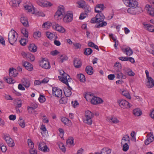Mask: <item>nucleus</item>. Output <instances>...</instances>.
<instances>
[{
  "label": "nucleus",
  "mask_w": 154,
  "mask_h": 154,
  "mask_svg": "<svg viewBox=\"0 0 154 154\" xmlns=\"http://www.w3.org/2000/svg\"><path fill=\"white\" fill-rule=\"evenodd\" d=\"M54 17L57 20H60L63 17V22L68 23L72 20L73 15L72 13L69 12L65 14L64 7L63 5H60L58 7L57 11L55 14Z\"/></svg>",
  "instance_id": "nucleus-1"
},
{
  "label": "nucleus",
  "mask_w": 154,
  "mask_h": 154,
  "mask_svg": "<svg viewBox=\"0 0 154 154\" xmlns=\"http://www.w3.org/2000/svg\"><path fill=\"white\" fill-rule=\"evenodd\" d=\"M18 36L17 33L12 29L9 32L8 36V38L9 43L12 45L16 41Z\"/></svg>",
  "instance_id": "nucleus-2"
},
{
  "label": "nucleus",
  "mask_w": 154,
  "mask_h": 154,
  "mask_svg": "<svg viewBox=\"0 0 154 154\" xmlns=\"http://www.w3.org/2000/svg\"><path fill=\"white\" fill-rule=\"evenodd\" d=\"M85 117L83 119L84 122L88 125H91L92 123L91 119L94 117L93 113L90 111H87L85 112Z\"/></svg>",
  "instance_id": "nucleus-3"
},
{
  "label": "nucleus",
  "mask_w": 154,
  "mask_h": 154,
  "mask_svg": "<svg viewBox=\"0 0 154 154\" xmlns=\"http://www.w3.org/2000/svg\"><path fill=\"white\" fill-rule=\"evenodd\" d=\"M95 17L92 18L91 23H100L103 21L105 18V16L102 13H98Z\"/></svg>",
  "instance_id": "nucleus-4"
},
{
  "label": "nucleus",
  "mask_w": 154,
  "mask_h": 154,
  "mask_svg": "<svg viewBox=\"0 0 154 154\" xmlns=\"http://www.w3.org/2000/svg\"><path fill=\"white\" fill-rule=\"evenodd\" d=\"M58 78L59 80L62 82L66 84L67 86H69L68 82H70L72 79L70 78L69 75L66 73L62 76H58Z\"/></svg>",
  "instance_id": "nucleus-5"
},
{
  "label": "nucleus",
  "mask_w": 154,
  "mask_h": 154,
  "mask_svg": "<svg viewBox=\"0 0 154 154\" xmlns=\"http://www.w3.org/2000/svg\"><path fill=\"white\" fill-rule=\"evenodd\" d=\"M39 65L42 68L46 69H49L51 67L50 63L45 58H42L40 62Z\"/></svg>",
  "instance_id": "nucleus-6"
},
{
  "label": "nucleus",
  "mask_w": 154,
  "mask_h": 154,
  "mask_svg": "<svg viewBox=\"0 0 154 154\" xmlns=\"http://www.w3.org/2000/svg\"><path fill=\"white\" fill-rule=\"evenodd\" d=\"M118 103L119 106L123 109H128L131 106V104L125 100H120Z\"/></svg>",
  "instance_id": "nucleus-7"
},
{
  "label": "nucleus",
  "mask_w": 154,
  "mask_h": 154,
  "mask_svg": "<svg viewBox=\"0 0 154 154\" xmlns=\"http://www.w3.org/2000/svg\"><path fill=\"white\" fill-rule=\"evenodd\" d=\"M53 94H54L55 96L58 97H61L62 95V91L59 88L54 87L52 88Z\"/></svg>",
  "instance_id": "nucleus-8"
},
{
  "label": "nucleus",
  "mask_w": 154,
  "mask_h": 154,
  "mask_svg": "<svg viewBox=\"0 0 154 154\" xmlns=\"http://www.w3.org/2000/svg\"><path fill=\"white\" fill-rule=\"evenodd\" d=\"M37 2L38 5L43 7H50L52 5V4L46 1L38 0Z\"/></svg>",
  "instance_id": "nucleus-9"
},
{
  "label": "nucleus",
  "mask_w": 154,
  "mask_h": 154,
  "mask_svg": "<svg viewBox=\"0 0 154 154\" xmlns=\"http://www.w3.org/2000/svg\"><path fill=\"white\" fill-rule=\"evenodd\" d=\"M103 100L100 98L94 96L92 97L91 100L92 104L97 105L103 102Z\"/></svg>",
  "instance_id": "nucleus-10"
},
{
  "label": "nucleus",
  "mask_w": 154,
  "mask_h": 154,
  "mask_svg": "<svg viewBox=\"0 0 154 154\" xmlns=\"http://www.w3.org/2000/svg\"><path fill=\"white\" fill-rule=\"evenodd\" d=\"M38 148L40 150L44 152H46L49 151V149L47 145L44 143H38Z\"/></svg>",
  "instance_id": "nucleus-11"
},
{
  "label": "nucleus",
  "mask_w": 154,
  "mask_h": 154,
  "mask_svg": "<svg viewBox=\"0 0 154 154\" xmlns=\"http://www.w3.org/2000/svg\"><path fill=\"white\" fill-rule=\"evenodd\" d=\"M5 140L8 145L11 147H13L15 145L13 140L11 138L10 136H5Z\"/></svg>",
  "instance_id": "nucleus-12"
},
{
  "label": "nucleus",
  "mask_w": 154,
  "mask_h": 154,
  "mask_svg": "<svg viewBox=\"0 0 154 154\" xmlns=\"http://www.w3.org/2000/svg\"><path fill=\"white\" fill-rule=\"evenodd\" d=\"M154 140V137L153 133L150 132L147 135V139L145 140V143L146 145H148L150 143L152 142Z\"/></svg>",
  "instance_id": "nucleus-13"
},
{
  "label": "nucleus",
  "mask_w": 154,
  "mask_h": 154,
  "mask_svg": "<svg viewBox=\"0 0 154 154\" xmlns=\"http://www.w3.org/2000/svg\"><path fill=\"white\" fill-rule=\"evenodd\" d=\"M121 49L123 53L126 54L127 56H130L133 54V51L129 47L125 48H121Z\"/></svg>",
  "instance_id": "nucleus-14"
},
{
  "label": "nucleus",
  "mask_w": 154,
  "mask_h": 154,
  "mask_svg": "<svg viewBox=\"0 0 154 154\" xmlns=\"http://www.w3.org/2000/svg\"><path fill=\"white\" fill-rule=\"evenodd\" d=\"M105 7L103 4H99L97 5L95 8V11L97 13H101Z\"/></svg>",
  "instance_id": "nucleus-15"
},
{
  "label": "nucleus",
  "mask_w": 154,
  "mask_h": 154,
  "mask_svg": "<svg viewBox=\"0 0 154 154\" xmlns=\"http://www.w3.org/2000/svg\"><path fill=\"white\" fill-rule=\"evenodd\" d=\"M73 64L75 67L76 68H79L82 66V63L81 61L77 58L74 59Z\"/></svg>",
  "instance_id": "nucleus-16"
},
{
  "label": "nucleus",
  "mask_w": 154,
  "mask_h": 154,
  "mask_svg": "<svg viewBox=\"0 0 154 154\" xmlns=\"http://www.w3.org/2000/svg\"><path fill=\"white\" fill-rule=\"evenodd\" d=\"M68 86V88H65L64 90V92L65 96L66 97H70L72 94L71 90L72 89V88L69 86Z\"/></svg>",
  "instance_id": "nucleus-17"
},
{
  "label": "nucleus",
  "mask_w": 154,
  "mask_h": 154,
  "mask_svg": "<svg viewBox=\"0 0 154 154\" xmlns=\"http://www.w3.org/2000/svg\"><path fill=\"white\" fill-rule=\"evenodd\" d=\"M22 84L26 88H29L30 85V82L29 80L26 78H23L21 80Z\"/></svg>",
  "instance_id": "nucleus-18"
},
{
  "label": "nucleus",
  "mask_w": 154,
  "mask_h": 154,
  "mask_svg": "<svg viewBox=\"0 0 154 154\" xmlns=\"http://www.w3.org/2000/svg\"><path fill=\"white\" fill-rule=\"evenodd\" d=\"M53 28L60 32L64 33L66 31V29L64 27L58 24L54 26Z\"/></svg>",
  "instance_id": "nucleus-19"
},
{
  "label": "nucleus",
  "mask_w": 154,
  "mask_h": 154,
  "mask_svg": "<svg viewBox=\"0 0 154 154\" xmlns=\"http://www.w3.org/2000/svg\"><path fill=\"white\" fill-rule=\"evenodd\" d=\"M145 8L148 14L152 16H154V8L149 5H147Z\"/></svg>",
  "instance_id": "nucleus-20"
},
{
  "label": "nucleus",
  "mask_w": 154,
  "mask_h": 154,
  "mask_svg": "<svg viewBox=\"0 0 154 154\" xmlns=\"http://www.w3.org/2000/svg\"><path fill=\"white\" fill-rule=\"evenodd\" d=\"M17 71L13 68H11L9 69V75L11 77H16L18 74Z\"/></svg>",
  "instance_id": "nucleus-21"
},
{
  "label": "nucleus",
  "mask_w": 154,
  "mask_h": 154,
  "mask_svg": "<svg viewBox=\"0 0 154 154\" xmlns=\"http://www.w3.org/2000/svg\"><path fill=\"white\" fill-rule=\"evenodd\" d=\"M46 35L47 37L50 40L53 39H57L58 37L55 33H53L50 32H47L46 33Z\"/></svg>",
  "instance_id": "nucleus-22"
},
{
  "label": "nucleus",
  "mask_w": 154,
  "mask_h": 154,
  "mask_svg": "<svg viewBox=\"0 0 154 154\" xmlns=\"http://www.w3.org/2000/svg\"><path fill=\"white\" fill-rule=\"evenodd\" d=\"M23 65L26 69L29 71H31L33 69V65L28 62H24L23 64Z\"/></svg>",
  "instance_id": "nucleus-23"
},
{
  "label": "nucleus",
  "mask_w": 154,
  "mask_h": 154,
  "mask_svg": "<svg viewBox=\"0 0 154 154\" xmlns=\"http://www.w3.org/2000/svg\"><path fill=\"white\" fill-rule=\"evenodd\" d=\"M146 83V86L148 88H152L154 86V80L152 78H149Z\"/></svg>",
  "instance_id": "nucleus-24"
},
{
  "label": "nucleus",
  "mask_w": 154,
  "mask_h": 154,
  "mask_svg": "<svg viewBox=\"0 0 154 154\" xmlns=\"http://www.w3.org/2000/svg\"><path fill=\"white\" fill-rule=\"evenodd\" d=\"M21 0H12L9 3L12 7H17L21 2Z\"/></svg>",
  "instance_id": "nucleus-25"
},
{
  "label": "nucleus",
  "mask_w": 154,
  "mask_h": 154,
  "mask_svg": "<svg viewBox=\"0 0 154 154\" xmlns=\"http://www.w3.org/2000/svg\"><path fill=\"white\" fill-rule=\"evenodd\" d=\"M20 21L23 25L26 27L29 26V23L26 17L23 16L20 18Z\"/></svg>",
  "instance_id": "nucleus-26"
},
{
  "label": "nucleus",
  "mask_w": 154,
  "mask_h": 154,
  "mask_svg": "<svg viewBox=\"0 0 154 154\" xmlns=\"http://www.w3.org/2000/svg\"><path fill=\"white\" fill-rule=\"evenodd\" d=\"M124 143H130V137L128 135H125L123 137L122 140L121 144Z\"/></svg>",
  "instance_id": "nucleus-27"
},
{
  "label": "nucleus",
  "mask_w": 154,
  "mask_h": 154,
  "mask_svg": "<svg viewBox=\"0 0 154 154\" xmlns=\"http://www.w3.org/2000/svg\"><path fill=\"white\" fill-rule=\"evenodd\" d=\"M29 49L30 51L35 52L37 51V47L34 44H31L29 46Z\"/></svg>",
  "instance_id": "nucleus-28"
},
{
  "label": "nucleus",
  "mask_w": 154,
  "mask_h": 154,
  "mask_svg": "<svg viewBox=\"0 0 154 154\" xmlns=\"http://www.w3.org/2000/svg\"><path fill=\"white\" fill-rule=\"evenodd\" d=\"M24 7L25 9L28 10L29 12H32L33 13H35L36 12L35 11V8L33 7V6L26 5Z\"/></svg>",
  "instance_id": "nucleus-29"
},
{
  "label": "nucleus",
  "mask_w": 154,
  "mask_h": 154,
  "mask_svg": "<svg viewBox=\"0 0 154 154\" xmlns=\"http://www.w3.org/2000/svg\"><path fill=\"white\" fill-rule=\"evenodd\" d=\"M85 71L86 73L89 75H91L93 73V68L90 66L86 67Z\"/></svg>",
  "instance_id": "nucleus-30"
},
{
  "label": "nucleus",
  "mask_w": 154,
  "mask_h": 154,
  "mask_svg": "<svg viewBox=\"0 0 154 154\" xmlns=\"http://www.w3.org/2000/svg\"><path fill=\"white\" fill-rule=\"evenodd\" d=\"M76 77L80 81L82 82H84L85 81V76L82 74H78Z\"/></svg>",
  "instance_id": "nucleus-31"
},
{
  "label": "nucleus",
  "mask_w": 154,
  "mask_h": 154,
  "mask_svg": "<svg viewBox=\"0 0 154 154\" xmlns=\"http://www.w3.org/2000/svg\"><path fill=\"white\" fill-rule=\"evenodd\" d=\"M114 68L116 72H119L121 69V64L119 62H116L114 66Z\"/></svg>",
  "instance_id": "nucleus-32"
},
{
  "label": "nucleus",
  "mask_w": 154,
  "mask_h": 154,
  "mask_svg": "<svg viewBox=\"0 0 154 154\" xmlns=\"http://www.w3.org/2000/svg\"><path fill=\"white\" fill-rule=\"evenodd\" d=\"M107 120L113 123H117L119 122V121L116 117H108Z\"/></svg>",
  "instance_id": "nucleus-33"
},
{
  "label": "nucleus",
  "mask_w": 154,
  "mask_h": 154,
  "mask_svg": "<svg viewBox=\"0 0 154 154\" xmlns=\"http://www.w3.org/2000/svg\"><path fill=\"white\" fill-rule=\"evenodd\" d=\"M111 152V150L108 148H103L100 154H110Z\"/></svg>",
  "instance_id": "nucleus-34"
},
{
  "label": "nucleus",
  "mask_w": 154,
  "mask_h": 154,
  "mask_svg": "<svg viewBox=\"0 0 154 154\" xmlns=\"http://www.w3.org/2000/svg\"><path fill=\"white\" fill-rule=\"evenodd\" d=\"M61 121L65 125H66L68 126L71 122V121L66 117L62 118Z\"/></svg>",
  "instance_id": "nucleus-35"
},
{
  "label": "nucleus",
  "mask_w": 154,
  "mask_h": 154,
  "mask_svg": "<svg viewBox=\"0 0 154 154\" xmlns=\"http://www.w3.org/2000/svg\"><path fill=\"white\" fill-rule=\"evenodd\" d=\"M138 5V2L135 0H131L129 7L134 8L137 7Z\"/></svg>",
  "instance_id": "nucleus-36"
},
{
  "label": "nucleus",
  "mask_w": 154,
  "mask_h": 154,
  "mask_svg": "<svg viewBox=\"0 0 154 154\" xmlns=\"http://www.w3.org/2000/svg\"><path fill=\"white\" fill-rule=\"evenodd\" d=\"M122 94L128 99H130L131 97L129 92L126 91L124 90L121 92Z\"/></svg>",
  "instance_id": "nucleus-37"
},
{
  "label": "nucleus",
  "mask_w": 154,
  "mask_h": 154,
  "mask_svg": "<svg viewBox=\"0 0 154 154\" xmlns=\"http://www.w3.org/2000/svg\"><path fill=\"white\" fill-rule=\"evenodd\" d=\"M134 114L137 116H140L142 114V112L139 109H134L133 111Z\"/></svg>",
  "instance_id": "nucleus-38"
},
{
  "label": "nucleus",
  "mask_w": 154,
  "mask_h": 154,
  "mask_svg": "<svg viewBox=\"0 0 154 154\" xmlns=\"http://www.w3.org/2000/svg\"><path fill=\"white\" fill-rule=\"evenodd\" d=\"M116 78L119 79H125L126 76L125 75H124L122 72H119L116 74Z\"/></svg>",
  "instance_id": "nucleus-39"
},
{
  "label": "nucleus",
  "mask_w": 154,
  "mask_h": 154,
  "mask_svg": "<svg viewBox=\"0 0 154 154\" xmlns=\"http://www.w3.org/2000/svg\"><path fill=\"white\" fill-rule=\"evenodd\" d=\"M92 50L90 48H85L84 50V54L86 55H89L92 52Z\"/></svg>",
  "instance_id": "nucleus-40"
},
{
  "label": "nucleus",
  "mask_w": 154,
  "mask_h": 154,
  "mask_svg": "<svg viewBox=\"0 0 154 154\" xmlns=\"http://www.w3.org/2000/svg\"><path fill=\"white\" fill-rule=\"evenodd\" d=\"M135 14H138L143 11L142 8L139 7H134Z\"/></svg>",
  "instance_id": "nucleus-41"
},
{
  "label": "nucleus",
  "mask_w": 154,
  "mask_h": 154,
  "mask_svg": "<svg viewBox=\"0 0 154 154\" xmlns=\"http://www.w3.org/2000/svg\"><path fill=\"white\" fill-rule=\"evenodd\" d=\"M77 3L82 8H83L85 6V2L84 0H80L77 2Z\"/></svg>",
  "instance_id": "nucleus-42"
},
{
  "label": "nucleus",
  "mask_w": 154,
  "mask_h": 154,
  "mask_svg": "<svg viewBox=\"0 0 154 154\" xmlns=\"http://www.w3.org/2000/svg\"><path fill=\"white\" fill-rule=\"evenodd\" d=\"M102 23H99L98 24L96 25V27L98 28H100V27H103L106 26L107 23L106 22L104 21L101 22Z\"/></svg>",
  "instance_id": "nucleus-43"
},
{
  "label": "nucleus",
  "mask_w": 154,
  "mask_h": 154,
  "mask_svg": "<svg viewBox=\"0 0 154 154\" xmlns=\"http://www.w3.org/2000/svg\"><path fill=\"white\" fill-rule=\"evenodd\" d=\"M18 122L20 126L22 128H24L25 127V124L24 120L20 118Z\"/></svg>",
  "instance_id": "nucleus-44"
},
{
  "label": "nucleus",
  "mask_w": 154,
  "mask_h": 154,
  "mask_svg": "<svg viewBox=\"0 0 154 154\" xmlns=\"http://www.w3.org/2000/svg\"><path fill=\"white\" fill-rule=\"evenodd\" d=\"M21 33L24 36L27 38L28 37V32L26 29L24 28L21 30Z\"/></svg>",
  "instance_id": "nucleus-45"
},
{
  "label": "nucleus",
  "mask_w": 154,
  "mask_h": 154,
  "mask_svg": "<svg viewBox=\"0 0 154 154\" xmlns=\"http://www.w3.org/2000/svg\"><path fill=\"white\" fill-rule=\"evenodd\" d=\"M128 144L126 143H124L121 144L122 145H123L122 150L123 151L126 152L128 149L129 146Z\"/></svg>",
  "instance_id": "nucleus-46"
},
{
  "label": "nucleus",
  "mask_w": 154,
  "mask_h": 154,
  "mask_svg": "<svg viewBox=\"0 0 154 154\" xmlns=\"http://www.w3.org/2000/svg\"><path fill=\"white\" fill-rule=\"evenodd\" d=\"M128 75L130 76H133L135 75V73L129 68H127L125 71Z\"/></svg>",
  "instance_id": "nucleus-47"
},
{
  "label": "nucleus",
  "mask_w": 154,
  "mask_h": 154,
  "mask_svg": "<svg viewBox=\"0 0 154 154\" xmlns=\"http://www.w3.org/2000/svg\"><path fill=\"white\" fill-rule=\"evenodd\" d=\"M41 36V33L39 31L34 32L33 34V37L35 38H40Z\"/></svg>",
  "instance_id": "nucleus-48"
},
{
  "label": "nucleus",
  "mask_w": 154,
  "mask_h": 154,
  "mask_svg": "<svg viewBox=\"0 0 154 154\" xmlns=\"http://www.w3.org/2000/svg\"><path fill=\"white\" fill-rule=\"evenodd\" d=\"M74 139L72 137H69L66 141V143L69 145L73 144L74 143Z\"/></svg>",
  "instance_id": "nucleus-49"
},
{
  "label": "nucleus",
  "mask_w": 154,
  "mask_h": 154,
  "mask_svg": "<svg viewBox=\"0 0 154 154\" xmlns=\"http://www.w3.org/2000/svg\"><path fill=\"white\" fill-rule=\"evenodd\" d=\"M146 29L149 32H154V26L153 25H149L146 27Z\"/></svg>",
  "instance_id": "nucleus-50"
},
{
  "label": "nucleus",
  "mask_w": 154,
  "mask_h": 154,
  "mask_svg": "<svg viewBox=\"0 0 154 154\" xmlns=\"http://www.w3.org/2000/svg\"><path fill=\"white\" fill-rule=\"evenodd\" d=\"M41 129L42 131L43 132H41V133L43 136H45V133L46 132V129L45 126L42 125L40 128Z\"/></svg>",
  "instance_id": "nucleus-51"
},
{
  "label": "nucleus",
  "mask_w": 154,
  "mask_h": 154,
  "mask_svg": "<svg viewBox=\"0 0 154 154\" xmlns=\"http://www.w3.org/2000/svg\"><path fill=\"white\" fill-rule=\"evenodd\" d=\"M38 100L40 102L44 103L45 101V97L43 95L40 94Z\"/></svg>",
  "instance_id": "nucleus-52"
},
{
  "label": "nucleus",
  "mask_w": 154,
  "mask_h": 154,
  "mask_svg": "<svg viewBox=\"0 0 154 154\" xmlns=\"http://www.w3.org/2000/svg\"><path fill=\"white\" fill-rule=\"evenodd\" d=\"M27 40L26 39L22 38L20 41V44L22 45L25 46L26 44V42H27Z\"/></svg>",
  "instance_id": "nucleus-53"
},
{
  "label": "nucleus",
  "mask_w": 154,
  "mask_h": 154,
  "mask_svg": "<svg viewBox=\"0 0 154 154\" xmlns=\"http://www.w3.org/2000/svg\"><path fill=\"white\" fill-rule=\"evenodd\" d=\"M128 13L132 15H135L134 8L131 7L129 8L127 10Z\"/></svg>",
  "instance_id": "nucleus-54"
},
{
  "label": "nucleus",
  "mask_w": 154,
  "mask_h": 154,
  "mask_svg": "<svg viewBox=\"0 0 154 154\" xmlns=\"http://www.w3.org/2000/svg\"><path fill=\"white\" fill-rule=\"evenodd\" d=\"M5 80L6 81V82L9 84H13L15 82V80L12 79L11 78L5 79Z\"/></svg>",
  "instance_id": "nucleus-55"
},
{
  "label": "nucleus",
  "mask_w": 154,
  "mask_h": 154,
  "mask_svg": "<svg viewBox=\"0 0 154 154\" xmlns=\"http://www.w3.org/2000/svg\"><path fill=\"white\" fill-rule=\"evenodd\" d=\"M67 97L66 96V97H62L60 101V103L62 104H65L66 103L67 101Z\"/></svg>",
  "instance_id": "nucleus-56"
},
{
  "label": "nucleus",
  "mask_w": 154,
  "mask_h": 154,
  "mask_svg": "<svg viewBox=\"0 0 154 154\" xmlns=\"http://www.w3.org/2000/svg\"><path fill=\"white\" fill-rule=\"evenodd\" d=\"M28 144L29 146L31 149L33 148L34 144L31 139H28Z\"/></svg>",
  "instance_id": "nucleus-57"
},
{
  "label": "nucleus",
  "mask_w": 154,
  "mask_h": 154,
  "mask_svg": "<svg viewBox=\"0 0 154 154\" xmlns=\"http://www.w3.org/2000/svg\"><path fill=\"white\" fill-rule=\"evenodd\" d=\"M87 16L88 14H87L86 13H82L81 14L79 17V19L80 20H83Z\"/></svg>",
  "instance_id": "nucleus-58"
},
{
  "label": "nucleus",
  "mask_w": 154,
  "mask_h": 154,
  "mask_svg": "<svg viewBox=\"0 0 154 154\" xmlns=\"http://www.w3.org/2000/svg\"><path fill=\"white\" fill-rule=\"evenodd\" d=\"M59 147L63 152H65L66 151L64 145L63 143H60L59 144Z\"/></svg>",
  "instance_id": "nucleus-59"
},
{
  "label": "nucleus",
  "mask_w": 154,
  "mask_h": 154,
  "mask_svg": "<svg viewBox=\"0 0 154 154\" xmlns=\"http://www.w3.org/2000/svg\"><path fill=\"white\" fill-rule=\"evenodd\" d=\"M60 58L61 60V62L63 63L64 61L67 60L68 59V57L65 55H62L60 56Z\"/></svg>",
  "instance_id": "nucleus-60"
},
{
  "label": "nucleus",
  "mask_w": 154,
  "mask_h": 154,
  "mask_svg": "<svg viewBox=\"0 0 154 154\" xmlns=\"http://www.w3.org/2000/svg\"><path fill=\"white\" fill-rule=\"evenodd\" d=\"M72 106L74 108H75L77 106H78L79 105L78 102L77 100L75 101H72Z\"/></svg>",
  "instance_id": "nucleus-61"
},
{
  "label": "nucleus",
  "mask_w": 154,
  "mask_h": 154,
  "mask_svg": "<svg viewBox=\"0 0 154 154\" xmlns=\"http://www.w3.org/2000/svg\"><path fill=\"white\" fill-rule=\"evenodd\" d=\"M29 56H28L27 58H29L31 61H33L35 60V57L34 56L30 53H29Z\"/></svg>",
  "instance_id": "nucleus-62"
},
{
  "label": "nucleus",
  "mask_w": 154,
  "mask_h": 154,
  "mask_svg": "<svg viewBox=\"0 0 154 154\" xmlns=\"http://www.w3.org/2000/svg\"><path fill=\"white\" fill-rule=\"evenodd\" d=\"M128 57H121L119 58V59L122 61H128Z\"/></svg>",
  "instance_id": "nucleus-63"
},
{
  "label": "nucleus",
  "mask_w": 154,
  "mask_h": 154,
  "mask_svg": "<svg viewBox=\"0 0 154 154\" xmlns=\"http://www.w3.org/2000/svg\"><path fill=\"white\" fill-rule=\"evenodd\" d=\"M29 152L31 154H37V150L33 148L31 149Z\"/></svg>",
  "instance_id": "nucleus-64"
}]
</instances>
